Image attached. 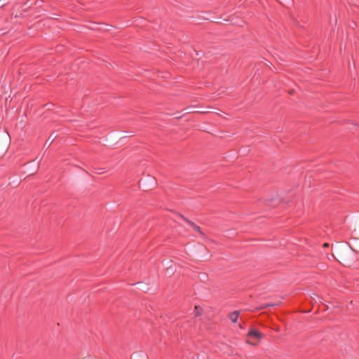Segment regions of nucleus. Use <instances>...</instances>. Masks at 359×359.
<instances>
[{
  "instance_id": "obj_1",
  "label": "nucleus",
  "mask_w": 359,
  "mask_h": 359,
  "mask_svg": "<svg viewBox=\"0 0 359 359\" xmlns=\"http://www.w3.org/2000/svg\"><path fill=\"white\" fill-rule=\"evenodd\" d=\"M339 261L346 266H351L356 260L354 250L350 245L340 246L337 250Z\"/></svg>"
},
{
  "instance_id": "obj_2",
  "label": "nucleus",
  "mask_w": 359,
  "mask_h": 359,
  "mask_svg": "<svg viewBox=\"0 0 359 359\" xmlns=\"http://www.w3.org/2000/svg\"><path fill=\"white\" fill-rule=\"evenodd\" d=\"M262 338L263 334L262 332L256 329L252 328L247 334L246 342L252 346H257Z\"/></svg>"
},
{
  "instance_id": "obj_3",
  "label": "nucleus",
  "mask_w": 359,
  "mask_h": 359,
  "mask_svg": "<svg viewBox=\"0 0 359 359\" xmlns=\"http://www.w3.org/2000/svg\"><path fill=\"white\" fill-rule=\"evenodd\" d=\"M239 315H240V312L238 311H235L229 314V318L233 323H236L238 319Z\"/></svg>"
},
{
  "instance_id": "obj_4",
  "label": "nucleus",
  "mask_w": 359,
  "mask_h": 359,
  "mask_svg": "<svg viewBox=\"0 0 359 359\" xmlns=\"http://www.w3.org/2000/svg\"><path fill=\"white\" fill-rule=\"evenodd\" d=\"M192 227L193 229L196 231H198V232H201V229H200V227L196 226L195 224H194L193 222L187 220V219H185Z\"/></svg>"
},
{
  "instance_id": "obj_5",
  "label": "nucleus",
  "mask_w": 359,
  "mask_h": 359,
  "mask_svg": "<svg viewBox=\"0 0 359 359\" xmlns=\"http://www.w3.org/2000/svg\"><path fill=\"white\" fill-rule=\"evenodd\" d=\"M202 313V309L198 306H195L196 316H200Z\"/></svg>"
},
{
  "instance_id": "obj_6",
  "label": "nucleus",
  "mask_w": 359,
  "mask_h": 359,
  "mask_svg": "<svg viewBox=\"0 0 359 359\" xmlns=\"http://www.w3.org/2000/svg\"><path fill=\"white\" fill-rule=\"evenodd\" d=\"M273 306V305L272 304H266L265 306H263L262 307V309H264V308H266V307H269V306Z\"/></svg>"
},
{
  "instance_id": "obj_7",
  "label": "nucleus",
  "mask_w": 359,
  "mask_h": 359,
  "mask_svg": "<svg viewBox=\"0 0 359 359\" xmlns=\"http://www.w3.org/2000/svg\"><path fill=\"white\" fill-rule=\"evenodd\" d=\"M273 306V305L272 304H266L265 306H263L262 307V309H264V308H266V307H269V306Z\"/></svg>"
},
{
  "instance_id": "obj_8",
  "label": "nucleus",
  "mask_w": 359,
  "mask_h": 359,
  "mask_svg": "<svg viewBox=\"0 0 359 359\" xmlns=\"http://www.w3.org/2000/svg\"><path fill=\"white\" fill-rule=\"evenodd\" d=\"M328 246H329V244H328V243H324V245H323V247H325V248H327V247H328Z\"/></svg>"
},
{
  "instance_id": "obj_9",
  "label": "nucleus",
  "mask_w": 359,
  "mask_h": 359,
  "mask_svg": "<svg viewBox=\"0 0 359 359\" xmlns=\"http://www.w3.org/2000/svg\"><path fill=\"white\" fill-rule=\"evenodd\" d=\"M239 327H240V328H241V329H243V326L241 324H240V325H239Z\"/></svg>"
}]
</instances>
